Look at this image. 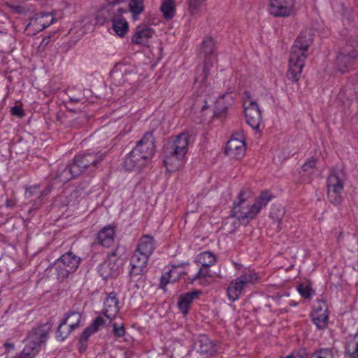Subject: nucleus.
I'll use <instances>...</instances> for the list:
<instances>
[{"label":"nucleus","mask_w":358,"mask_h":358,"mask_svg":"<svg viewBox=\"0 0 358 358\" xmlns=\"http://www.w3.org/2000/svg\"><path fill=\"white\" fill-rule=\"evenodd\" d=\"M128 6L127 12L129 11L133 19L136 20L137 17L144 11V0H130Z\"/></svg>","instance_id":"nucleus-34"},{"label":"nucleus","mask_w":358,"mask_h":358,"mask_svg":"<svg viewBox=\"0 0 358 358\" xmlns=\"http://www.w3.org/2000/svg\"><path fill=\"white\" fill-rule=\"evenodd\" d=\"M108 3L106 5H113L114 6H118L122 2H124L126 0H105Z\"/></svg>","instance_id":"nucleus-52"},{"label":"nucleus","mask_w":358,"mask_h":358,"mask_svg":"<svg viewBox=\"0 0 358 358\" xmlns=\"http://www.w3.org/2000/svg\"><path fill=\"white\" fill-rule=\"evenodd\" d=\"M206 108H207V105H206V104H205L204 106H203V107H202L201 110H204Z\"/></svg>","instance_id":"nucleus-55"},{"label":"nucleus","mask_w":358,"mask_h":358,"mask_svg":"<svg viewBox=\"0 0 358 358\" xmlns=\"http://www.w3.org/2000/svg\"><path fill=\"white\" fill-rule=\"evenodd\" d=\"M113 331L115 336L117 338H122L125 334V329L123 324L114 323L113 324Z\"/></svg>","instance_id":"nucleus-45"},{"label":"nucleus","mask_w":358,"mask_h":358,"mask_svg":"<svg viewBox=\"0 0 358 358\" xmlns=\"http://www.w3.org/2000/svg\"><path fill=\"white\" fill-rule=\"evenodd\" d=\"M51 324L48 322L38 324L29 331L26 345L20 353V358H34L38 354L41 346L49 338Z\"/></svg>","instance_id":"nucleus-4"},{"label":"nucleus","mask_w":358,"mask_h":358,"mask_svg":"<svg viewBox=\"0 0 358 358\" xmlns=\"http://www.w3.org/2000/svg\"><path fill=\"white\" fill-rule=\"evenodd\" d=\"M297 290L299 292V294H301V296L305 299L310 298L314 293V292L311 289V287H310L308 285H300L297 287Z\"/></svg>","instance_id":"nucleus-44"},{"label":"nucleus","mask_w":358,"mask_h":358,"mask_svg":"<svg viewBox=\"0 0 358 358\" xmlns=\"http://www.w3.org/2000/svg\"><path fill=\"white\" fill-rule=\"evenodd\" d=\"M5 349H6V352L7 353L10 352V351H13L15 350V345L13 343H5L4 345H3Z\"/></svg>","instance_id":"nucleus-51"},{"label":"nucleus","mask_w":358,"mask_h":358,"mask_svg":"<svg viewBox=\"0 0 358 358\" xmlns=\"http://www.w3.org/2000/svg\"><path fill=\"white\" fill-rule=\"evenodd\" d=\"M327 196L334 206H338L343 201L342 192L344 187V178L336 169L331 170L327 179Z\"/></svg>","instance_id":"nucleus-7"},{"label":"nucleus","mask_w":358,"mask_h":358,"mask_svg":"<svg viewBox=\"0 0 358 358\" xmlns=\"http://www.w3.org/2000/svg\"><path fill=\"white\" fill-rule=\"evenodd\" d=\"M49 193V190H45L40 193L38 196V199L41 201Z\"/></svg>","instance_id":"nucleus-54"},{"label":"nucleus","mask_w":358,"mask_h":358,"mask_svg":"<svg viewBox=\"0 0 358 358\" xmlns=\"http://www.w3.org/2000/svg\"><path fill=\"white\" fill-rule=\"evenodd\" d=\"M358 55V51L355 49H352V47L347 45L345 48L339 52L336 60V66L338 70L342 73L348 71V67L351 65L352 62L355 59Z\"/></svg>","instance_id":"nucleus-16"},{"label":"nucleus","mask_w":358,"mask_h":358,"mask_svg":"<svg viewBox=\"0 0 358 358\" xmlns=\"http://www.w3.org/2000/svg\"><path fill=\"white\" fill-rule=\"evenodd\" d=\"M234 229H230V231L231 232H232Z\"/></svg>","instance_id":"nucleus-57"},{"label":"nucleus","mask_w":358,"mask_h":358,"mask_svg":"<svg viewBox=\"0 0 358 358\" xmlns=\"http://www.w3.org/2000/svg\"><path fill=\"white\" fill-rule=\"evenodd\" d=\"M215 50V44L211 38H206L203 39L202 45H201V51L204 54V57H206L205 65H204V77L203 80H205L208 75V57L215 58L213 56V52Z\"/></svg>","instance_id":"nucleus-28"},{"label":"nucleus","mask_w":358,"mask_h":358,"mask_svg":"<svg viewBox=\"0 0 358 358\" xmlns=\"http://www.w3.org/2000/svg\"><path fill=\"white\" fill-rule=\"evenodd\" d=\"M153 30L146 26H138L131 36V43L136 45H143L152 36Z\"/></svg>","instance_id":"nucleus-22"},{"label":"nucleus","mask_w":358,"mask_h":358,"mask_svg":"<svg viewBox=\"0 0 358 358\" xmlns=\"http://www.w3.org/2000/svg\"><path fill=\"white\" fill-rule=\"evenodd\" d=\"M285 214V209L281 205L274 204L272 205L269 217L273 220V221L277 224V227L279 230L281 229L280 227L282 220L284 217Z\"/></svg>","instance_id":"nucleus-32"},{"label":"nucleus","mask_w":358,"mask_h":358,"mask_svg":"<svg viewBox=\"0 0 358 358\" xmlns=\"http://www.w3.org/2000/svg\"><path fill=\"white\" fill-rule=\"evenodd\" d=\"M119 300L116 293L112 292L109 293L104 300L103 314L111 322L119 312Z\"/></svg>","instance_id":"nucleus-18"},{"label":"nucleus","mask_w":358,"mask_h":358,"mask_svg":"<svg viewBox=\"0 0 358 358\" xmlns=\"http://www.w3.org/2000/svg\"><path fill=\"white\" fill-rule=\"evenodd\" d=\"M316 163L317 159L315 157L307 159L301 166L302 172L308 176L313 175L316 169Z\"/></svg>","instance_id":"nucleus-41"},{"label":"nucleus","mask_w":358,"mask_h":358,"mask_svg":"<svg viewBox=\"0 0 358 358\" xmlns=\"http://www.w3.org/2000/svg\"><path fill=\"white\" fill-rule=\"evenodd\" d=\"M225 152L231 158L237 160L243 158L245 153V143L243 135H241L240 138H237L234 135L228 141Z\"/></svg>","instance_id":"nucleus-13"},{"label":"nucleus","mask_w":358,"mask_h":358,"mask_svg":"<svg viewBox=\"0 0 358 358\" xmlns=\"http://www.w3.org/2000/svg\"><path fill=\"white\" fill-rule=\"evenodd\" d=\"M150 257L146 255L134 250V255L130 259V274L131 275H138L145 273L148 261Z\"/></svg>","instance_id":"nucleus-17"},{"label":"nucleus","mask_w":358,"mask_h":358,"mask_svg":"<svg viewBox=\"0 0 358 358\" xmlns=\"http://www.w3.org/2000/svg\"><path fill=\"white\" fill-rule=\"evenodd\" d=\"M259 280V275L253 271H248L241 274L232 280L227 288L228 298L231 301L238 300L242 295L243 290L249 286L254 285Z\"/></svg>","instance_id":"nucleus-6"},{"label":"nucleus","mask_w":358,"mask_h":358,"mask_svg":"<svg viewBox=\"0 0 358 358\" xmlns=\"http://www.w3.org/2000/svg\"><path fill=\"white\" fill-rule=\"evenodd\" d=\"M95 332L94 331V330H92L90 326L86 327L83 331L80 338V343L84 349L87 346V343L89 338Z\"/></svg>","instance_id":"nucleus-43"},{"label":"nucleus","mask_w":358,"mask_h":358,"mask_svg":"<svg viewBox=\"0 0 358 358\" xmlns=\"http://www.w3.org/2000/svg\"><path fill=\"white\" fill-rule=\"evenodd\" d=\"M127 74V70H124V73H122V72L118 71L115 69H114L110 73V76L114 80H116V79L119 78L120 77H123V76H126Z\"/></svg>","instance_id":"nucleus-50"},{"label":"nucleus","mask_w":358,"mask_h":358,"mask_svg":"<svg viewBox=\"0 0 358 358\" xmlns=\"http://www.w3.org/2000/svg\"><path fill=\"white\" fill-rule=\"evenodd\" d=\"M206 0H188L187 12L190 16L194 17L200 13L202 4Z\"/></svg>","instance_id":"nucleus-40"},{"label":"nucleus","mask_w":358,"mask_h":358,"mask_svg":"<svg viewBox=\"0 0 358 358\" xmlns=\"http://www.w3.org/2000/svg\"><path fill=\"white\" fill-rule=\"evenodd\" d=\"M13 9L17 13H25L24 8L20 6H13Z\"/></svg>","instance_id":"nucleus-53"},{"label":"nucleus","mask_w":358,"mask_h":358,"mask_svg":"<svg viewBox=\"0 0 358 358\" xmlns=\"http://www.w3.org/2000/svg\"><path fill=\"white\" fill-rule=\"evenodd\" d=\"M160 10L166 20H169L173 19L176 13L175 1L163 0L160 6Z\"/></svg>","instance_id":"nucleus-30"},{"label":"nucleus","mask_w":358,"mask_h":358,"mask_svg":"<svg viewBox=\"0 0 358 358\" xmlns=\"http://www.w3.org/2000/svg\"><path fill=\"white\" fill-rule=\"evenodd\" d=\"M79 176H80V171L73 161L67 166H59L55 178L61 182L65 183Z\"/></svg>","instance_id":"nucleus-20"},{"label":"nucleus","mask_w":358,"mask_h":358,"mask_svg":"<svg viewBox=\"0 0 358 358\" xmlns=\"http://www.w3.org/2000/svg\"><path fill=\"white\" fill-rule=\"evenodd\" d=\"M104 323L105 322L103 320V318H101V317H98L95 320H94L92 324L89 326L96 333L99 330V327L103 325Z\"/></svg>","instance_id":"nucleus-46"},{"label":"nucleus","mask_w":358,"mask_h":358,"mask_svg":"<svg viewBox=\"0 0 358 358\" xmlns=\"http://www.w3.org/2000/svg\"><path fill=\"white\" fill-rule=\"evenodd\" d=\"M55 21L52 13H38L29 19V23L24 29L27 36H35L45 28L50 27Z\"/></svg>","instance_id":"nucleus-11"},{"label":"nucleus","mask_w":358,"mask_h":358,"mask_svg":"<svg viewBox=\"0 0 358 358\" xmlns=\"http://www.w3.org/2000/svg\"><path fill=\"white\" fill-rule=\"evenodd\" d=\"M195 262L203 267H210L216 262V257L210 251H204L196 257Z\"/></svg>","instance_id":"nucleus-31"},{"label":"nucleus","mask_w":358,"mask_h":358,"mask_svg":"<svg viewBox=\"0 0 358 358\" xmlns=\"http://www.w3.org/2000/svg\"><path fill=\"white\" fill-rule=\"evenodd\" d=\"M199 345L198 351L203 355H211L216 351L215 346L213 343L207 337H201L199 340Z\"/></svg>","instance_id":"nucleus-33"},{"label":"nucleus","mask_w":358,"mask_h":358,"mask_svg":"<svg viewBox=\"0 0 358 358\" xmlns=\"http://www.w3.org/2000/svg\"><path fill=\"white\" fill-rule=\"evenodd\" d=\"M345 357L358 358V333L350 335L345 343Z\"/></svg>","instance_id":"nucleus-26"},{"label":"nucleus","mask_w":358,"mask_h":358,"mask_svg":"<svg viewBox=\"0 0 358 358\" xmlns=\"http://www.w3.org/2000/svg\"><path fill=\"white\" fill-rule=\"evenodd\" d=\"M357 98H358V96H357Z\"/></svg>","instance_id":"nucleus-58"},{"label":"nucleus","mask_w":358,"mask_h":358,"mask_svg":"<svg viewBox=\"0 0 358 358\" xmlns=\"http://www.w3.org/2000/svg\"><path fill=\"white\" fill-rule=\"evenodd\" d=\"M73 329L66 324V320H62L56 331V338L59 341H64L70 335Z\"/></svg>","instance_id":"nucleus-36"},{"label":"nucleus","mask_w":358,"mask_h":358,"mask_svg":"<svg viewBox=\"0 0 358 358\" xmlns=\"http://www.w3.org/2000/svg\"><path fill=\"white\" fill-rule=\"evenodd\" d=\"M120 256V248H117L108 255L104 262L99 265L97 271L102 278L107 279L118 275L122 265V259Z\"/></svg>","instance_id":"nucleus-9"},{"label":"nucleus","mask_w":358,"mask_h":358,"mask_svg":"<svg viewBox=\"0 0 358 358\" xmlns=\"http://www.w3.org/2000/svg\"><path fill=\"white\" fill-rule=\"evenodd\" d=\"M50 36H47L44 37L42 39L41 43L39 44V45L38 47V50L39 52H43L48 47V44L50 43Z\"/></svg>","instance_id":"nucleus-48"},{"label":"nucleus","mask_w":358,"mask_h":358,"mask_svg":"<svg viewBox=\"0 0 358 358\" xmlns=\"http://www.w3.org/2000/svg\"><path fill=\"white\" fill-rule=\"evenodd\" d=\"M295 0H269L268 12L275 17H287L294 13Z\"/></svg>","instance_id":"nucleus-12"},{"label":"nucleus","mask_w":358,"mask_h":358,"mask_svg":"<svg viewBox=\"0 0 358 358\" xmlns=\"http://www.w3.org/2000/svg\"><path fill=\"white\" fill-rule=\"evenodd\" d=\"M211 277L209 267L200 268L192 279V282L198 280L200 285H206L209 284L208 278Z\"/></svg>","instance_id":"nucleus-35"},{"label":"nucleus","mask_w":358,"mask_h":358,"mask_svg":"<svg viewBox=\"0 0 358 358\" xmlns=\"http://www.w3.org/2000/svg\"><path fill=\"white\" fill-rule=\"evenodd\" d=\"M134 149L137 150L138 153L146 161L150 159L155 152L152 132H146Z\"/></svg>","instance_id":"nucleus-14"},{"label":"nucleus","mask_w":358,"mask_h":358,"mask_svg":"<svg viewBox=\"0 0 358 358\" xmlns=\"http://www.w3.org/2000/svg\"><path fill=\"white\" fill-rule=\"evenodd\" d=\"M81 317V314L79 312L71 311L66 314L62 320H66L68 326L74 330L79 327Z\"/></svg>","instance_id":"nucleus-37"},{"label":"nucleus","mask_w":358,"mask_h":358,"mask_svg":"<svg viewBox=\"0 0 358 358\" xmlns=\"http://www.w3.org/2000/svg\"><path fill=\"white\" fill-rule=\"evenodd\" d=\"M311 43V39L307 38L301 33L292 47L289 60V69L287 77L289 80L298 81L304 67L306 59L308 57L307 51Z\"/></svg>","instance_id":"nucleus-2"},{"label":"nucleus","mask_w":358,"mask_h":358,"mask_svg":"<svg viewBox=\"0 0 358 358\" xmlns=\"http://www.w3.org/2000/svg\"><path fill=\"white\" fill-rule=\"evenodd\" d=\"M105 157L106 154L101 152H85L75 156L73 161L81 175L94 172Z\"/></svg>","instance_id":"nucleus-8"},{"label":"nucleus","mask_w":358,"mask_h":358,"mask_svg":"<svg viewBox=\"0 0 358 358\" xmlns=\"http://www.w3.org/2000/svg\"><path fill=\"white\" fill-rule=\"evenodd\" d=\"M55 268L58 278L64 279L67 278L69 275L71 274V272L68 270V268L62 265V264L58 259H57L55 262Z\"/></svg>","instance_id":"nucleus-42"},{"label":"nucleus","mask_w":358,"mask_h":358,"mask_svg":"<svg viewBox=\"0 0 358 358\" xmlns=\"http://www.w3.org/2000/svg\"><path fill=\"white\" fill-rule=\"evenodd\" d=\"M200 294V291H193L184 293L180 296L178 301V307L182 314L187 315L189 313L193 301L198 298Z\"/></svg>","instance_id":"nucleus-21"},{"label":"nucleus","mask_w":358,"mask_h":358,"mask_svg":"<svg viewBox=\"0 0 358 358\" xmlns=\"http://www.w3.org/2000/svg\"><path fill=\"white\" fill-rule=\"evenodd\" d=\"M191 139L192 136L188 132H182L170 141L167 154L164 159L169 171H178L186 163Z\"/></svg>","instance_id":"nucleus-1"},{"label":"nucleus","mask_w":358,"mask_h":358,"mask_svg":"<svg viewBox=\"0 0 358 358\" xmlns=\"http://www.w3.org/2000/svg\"><path fill=\"white\" fill-rule=\"evenodd\" d=\"M248 196V192L245 189H241L236 199L234 201L227 220L235 217L240 223L247 225L257 216L259 212L254 204L246 205Z\"/></svg>","instance_id":"nucleus-5"},{"label":"nucleus","mask_w":358,"mask_h":358,"mask_svg":"<svg viewBox=\"0 0 358 358\" xmlns=\"http://www.w3.org/2000/svg\"><path fill=\"white\" fill-rule=\"evenodd\" d=\"M11 114L14 116H17L19 117H22L24 116V113L21 106H15L10 110Z\"/></svg>","instance_id":"nucleus-49"},{"label":"nucleus","mask_w":358,"mask_h":358,"mask_svg":"<svg viewBox=\"0 0 358 358\" xmlns=\"http://www.w3.org/2000/svg\"><path fill=\"white\" fill-rule=\"evenodd\" d=\"M147 161L141 157L137 150L133 149L124 158V167L127 171H136L145 166Z\"/></svg>","instance_id":"nucleus-19"},{"label":"nucleus","mask_w":358,"mask_h":358,"mask_svg":"<svg viewBox=\"0 0 358 358\" xmlns=\"http://www.w3.org/2000/svg\"><path fill=\"white\" fill-rule=\"evenodd\" d=\"M115 229L111 226L104 227L97 234L96 239L99 245L108 248L114 243Z\"/></svg>","instance_id":"nucleus-24"},{"label":"nucleus","mask_w":358,"mask_h":358,"mask_svg":"<svg viewBox=\"0 0 358 358\" xmlns=\"http://www.w3.org/2000/svg\"><path fill=\"white\" fill-rule=\"evenodd\" d=\"M317 303L318 306H315L314 311L311 313V319L317 329L323 330L327 327L329 311L324 301L319 300Z\"/></svg>","instance_id":"nucleus-15"},{"label":"nucleus","mask_w":358,"mask_h":358,"mask_svg":"<svg viewBox=\"0 0 358 358\" xmlns=\"http://www.w3.org/2000/svg\"><path fill=\"white\" fill-rule=\"evenodd\" d=\"M188 264H184L180 265H173L171 269L163 274L160 279V285L162 287H164L169 283L175 282L178 280L182 275H185L184 271H179L181 266Z\"/></svg>","instance_id":"nucleus-25"},{"label":"nucleus","mask_w":358,"mask_h":358,"mask_svg":"<svg viewBox=\"0 0 358 358\" xmlns=\"http://www.w3.org/2000/svg\"><path fill=\"white\" fill-rule=\"evenodd\" d=\"M38 189H39V186H38V185H34V186H31V187L26 188L25 197L29 199V198H31V196H34L35 194H36Z\"/></svg>","instance_id":"nucleus-47"},{"label":"nucleus","mask_w":358,"mask_h":358,"mask_svg":"<svg viewBox=\"0 0 358 358\" xmlns=\"http://www.w3.org/2000/svg\"><path fill=\"white\" fill-rule=\"evenodd\" d=\"M337 352L333 348H320L311 355L310 358H335Z\"/></svg>","instance_id":"nucleus-38"},{"label":"nucleus","mask_w":358,"mask_h":358,"mask_svg":"<svg viewBox=\"0 0 358 358\" xmlns=\"http://www.w3.org/2000/svg\"><path fill=\"white\" fill-rule=\"evenodd\" d=\"M127 13V8L113 5H105L99 8L96 17L97 21L101 23L110 21L112 29L115 34L120 38H124L129 31V23L122 16L124 13Z\"/></svg>","instance_id":"nucleus-3"},{"label":"nucleus","mask_w":358,"mask_h":358,"mask_svg":"<svg viewBox=\"0 0 358 358\" xmlns=\"http://www.w3.org/2000/svg\"><path fill=\"white\" fill-rule=\"evenodd\" d=\"M57 259L68 268L71 273L76 271L80 261V258L71 252L64 253Z\"/></svg>","instance_id":"nucleus-27"},{"label":"nucleus","mask_w":358,"mask_h":358,"mask_svg":"<svg viewBox=\"0 0 358 358\" xmlns=\"http://www.w3.org/2000/svg\"><path fill=\"white\" fill-rule=\"evenodd\" d=\"M243 100L247 123L253 129L258 130L262 119L259 105L254 101L249 92L243 93Z\"/></svg>","instance_id":"nucleus-10"},{"label":"nucleus","mask_w":358,"mask_h":358,"mask_svg":"<svg viewBox=\"0 0 358 358\" xmlns=\"http://www.w3.org/2000/svg\"><path fill=\"white\" fill-rule=\"evenodd\" d=\"M291 304H292V306H296V303H291Z\"/></svg>","instance_id":"nucleus-56"},{"label":"nucleus","mask_w":358,"mask_h":358,"mask_svg":"<svg viewBox=\"0 0 358 358\" xmlns=\"http://www.w3.org/2000/svg\"><path fill=\"white\" fill-rule=\"evenodd\" d=\"M271 198V194L268 192H262L253 204L258 209V211L260 212L268 203Z\"/></svg>","instance_id":"nucleus-39"},{"label":"nucleus","mask_w":358,"mask_h":358,"mask_svg":"<svg viewBox=\"0 0 358 358\" xmlns=\"http://www.w3.org/2000/svg\"><path fill=\"white\" fill-rule=\"evenodd\" d=\"M234 96L232 93H226L220 96L215 101V107L220 112L226 111L234 103Z\"/></svg>","instance_id":"nucleus-29"},{"label":"nucleus","mask_w":358,"mask_h":358,"mask_svg":"<svg viewBox=\"0 0 358 358\" xmlns=\"http://www.w3.org/2000/svg\"><path fill=\"white\" fill-rule=\"evenodd\" d=\"M155 248V241L154 237L150 235H143L140 238L135 250L150 257Z\"/></svg>","instance_id":"nucleus-23"}]
</instances>
